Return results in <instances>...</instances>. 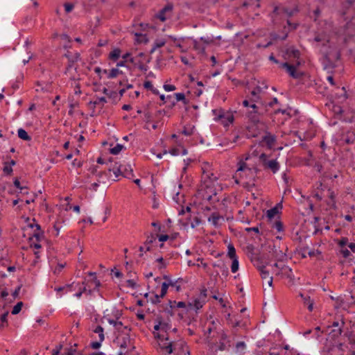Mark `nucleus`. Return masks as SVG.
Here are the masks:
<instances>
[{"instance_id": "nucleus-9", "label": "nucleus", "mask_w": 355, "mask_h": 355, "mask_svg": "<svg viewBox=\"0 0 355 355\" xmlns=\"http://www.w3.org/2000/svg\"><path fill=\"white\" fill-rule=\"evenodd\" d=\"M116 342L121 348V352L119 353V355H122L123 353H126L128 352L127 349L130 345V336L128 335H125L123 337H117Z\"/></svg>"}, {"instance_id": "nucleus-47", "label": "nucleus", "mask_w": 355, "mask_h": 355, "mask_svg": "<svg viewBox=\"0 0 355 355\" xmlns=\"http://www.w3.org/2000/svg\"><path fill=\"white\" fill-rule=\"evenodd\" d=\"M238 166L237 171H243L245 169L250 170V168L248 167L247 164L243 161H240Z\"/></svg>"}, {"instance_id": "nucleus-35", "label": "nucleus", "mask_w": 355, "mask_h": 355, "mask_svg": "<svg viewBox=\"0 0 355 355\" xmlns=\"http://www.w3.org/2000/svg\"><path fill=\"white\" fill-rule=\"evenodd\" d=\"M232 260V266H231V271L233 273H235L239 270V258H233L231 259Z\"/></svg>"}, {"instance_id": "nucleus-60", "label": "nucleus", "mask_w": 355, "mask_h": 355, "mask_svg": "<svg viewBox=\"0 0 355 355\" xmlns=\"http://www.w3.org/2000/svg\"><path fill=\"white\" fill-rule=\"evenodd\" d=\"M101 103H107V100H106L105 97H104V96L98 97L97 99L93 102L94 105H98Z\"/></svg>"}, {"instance_id": "nucleus-55", "label": "nucleus", "mask_w": 355, "mask_h": 355, "mask_svg": "<svg viewBox=\"0 0 355 355\" xmlns=\"http://www.w3.org/2000/svg\"><path fill=\"white\" fill-rule=\"evenodd\" d=\"M348 243V239L347 237H342L338 242V245L343 248Z\"/></svg>"}, {"instance_id": "nucleus-34", "label": "nucleus", "mask_w": 355, "mask_h": 355, "mask_svg": "<svg viewBox=\"0 0 355 355\" xmlns=\"http://www.w3.org/2000/svg\"><path fill=\"white\" fill-rule=\"evenodd\" d=\"M228 252L227 255L230 259L238 257L236 253L235 248L232 244H229L227 246Z\"/></svg>"}, {"instance_id": "nucleus-44", "label": "nucleus", "mask_w": 355, "mask_h": 355, "mask_svg": "<svg viewBox=\"0 0 355 355\" xmlns=\"http://www.w3.org/2000/svg\"><path fill=\"white\" fill-rule=\"evenodd\" d=\"M235 347H236V351L242 352L245 349L246 345L244 341H239V342L236 343Z\"/></svg>"}, {"instance_id": "nucleus-21", "label": "nucleus", "mask_w": 355, "mask_h": 355, "mask_svg": "<svg viewBox=\"0 0 355 355\" xmlns=\"http://www.w3.org/2000/svg\"><path fill=\"white\" fill-rule=\"evenodd\" d=\"M300 295L303 300L304 306H307L310 312L312 311L313 309V300L309 295H304L302 293H300Z\"/></svg>"}, {"instance_id": "nucleus-37", "label": "nucleus", "mask_w": 355, "mask_h": 355, "mask_svg": "<svg viewBox=\"0 0 355 355\" xmlns=\"http://www.w3.org/2000/svg\"><path fill=\"white\" fill-rule=\"evenodd\" d=\"M115 329H116L119 331L124 332V330L130 331V329L128 328V326H124L122 322L117 321L116 323H115Z\"/></svg>"}, {"instance_id": "nucleus-7", "label": "nucleus", "mask_w": 355, "mask_h": 355, "mask_svg": "<svg viewBox=\"0 0 355 355\" xmlns=\"http://www.w3.org/2000/svg\"><path fill=\"white\" fill-rule=\"evenodd\" d=\"M263 166L265 168H270L273 173H276L279 169V164L276 159L268 160V155L265 153H261L259 156Z\"/></svg>"}, {"instance_id": "nucleus-26", "label": "nucleus", "mask_w": 355, "mask_h": 355, "mask_svg": "<svg viewBox=\"0 0 355 355\" xmlns=\"http://www.w3.org/2000/svg\"><path fill=\"white\" fill-rule=\"evenodd\" d=\"M121 49L116 48L110 53L109 58L113 61H116L121 57Z\"/></svg>"}, {"instance_id": "nucleus-3", "label": "nucleus", "mask_w": 355, "mask_h": 355, "mask_svg": "<svg viewBox=\"0 0 355 355\" xmlns=\"http://www.w3.org/2000/svg\"><path fill=\"white\" fill-rule=\"evenodd\" d=\"M212 114L214 116V120L215 121H220L224 127H229L234 122V116L231 112H226L223 109L220 108L212 110Z\"/></svg>"}, {"instance_id": "nucleus-30", "label": "nucleus", "mask_w": 355, "mask_h": 355, "mask_svg": "<svg viewBox=\"0 0 355 355\" xmlns=\"http://www.w3.org/2000/svg\"><path fill=\"white\" fill-rule=\"evenodd\" d=\"M195 130L194 125H187L184 126L183 130H182V134L185 136H191L193 134Z\"/></svg>"}, {"instance_id": "nucleus-28", "label": "nucleus", "mask_w": 355, "mask_h": 355, "mask_svg": "<svg viewBox=\"0 0 355 355\" xmlns=\"http://www.w3.org/2000/svg\"><path fill=\"white\" fill-rule=\"evenodd\" d=\"M248 117L251 123H261L259 121V117L257 114V110L249 112L248 114Z\"/></svg>"}, {"instance_id": "nucleus-64", "label": "nucleus", "mask_w": 355, "mask_h": 355, "mask_svg": "<svg viewBox=\"0 0 355 355\" xmlns=\"http://www.w3.org/2000/svg\"><path fill=\"white\" fill-rule=\"evenodd\" d=\"M144 87L147 89H149V90H153V85L152 84V83L149 80H146L144 82Z\"/></svg>"}, {"instance_id": "nucleus-50", "label": "nucleus", "mask_w": 355, "mask_h": 355, "mask_svg": "<svg viewBox=\"0 0 355 355\" xmlns=\"http://www.w3.org/2000/svg\"><path fill=\"white\" fill-rule=\"evenodd\" d=\"M103 341V340H101V338H98V340L92 342L90 344V346L92 349H97L100 348Z\"/></svg>"}, {"instance_id": "nucleus-39", "label": "nucleus", "mask_w": 355, "mask_h": 355, "mask_svg": "<svg viewBox=\"0 0 355 355\" xmlns=\"http://www.w3.org/2000/svg\"><path fill=\"white\" fill-rule=\"evenodd\" d=\"M272 227L277 230V232H279L283 231V230H284L283 223H282V221L279 219L276 220L274 222L273 225H272Z\"/></svg>"}, {"instance_id": "nucleus-24", "label": "nucleus", "mask_w": 355, "mask_h": 355, "mask_svg": "<svg viewBox=\"0 0 355 355\" xmlns=\"http://www.w3.org/2000/svg\"><path fill=\"white\" fill-rule=\"evenodd\" d=\"M176 101H173L171 102L170 107H173L175 105L177 101H182L184 104H187V101L185 98V95L184 93H175V94Z\"/></svg>"}, {"instance_id": "nucleus-40", "label": "nucleus", "mask_w": 355, "mask_h": 355, "mask_svg": "<svg viewBox=\"0 0 355 355\" xmlns=\"http://www.w3.org/2000/svg\"><path fill=\"white\" fill-rule=\"evenodd\" d=\"M23 306V302H17L15 306L14 307L12 308V315H17L18 314L20 311L21 310V308Z\"/></svg>"}, {"instance_id": "nucleus-51", "label": "nucleus", "mask_w": 355, "mask_h": 355, "mask_svg": "<svg viewBox=\"0 0 355 355\" xmlns=\"http://www.w3.org/2000/svg\"><path fill=\"white\" fill-rule=\"evenodd\" d=\"M227 343L223 341L220 340L218 346V349L220 351H224L229 348Z\"/></svg>"}, {"instance_id": "nucleus-49", "label": "nucleus", "mask_w": 355, "mask_h": 355, "mask_svg": "<svg viewBox=\"0 0 355 355\" xmlns=\"http://www.w3.org/2000/svg\"><path fill=\"white\" fill-rule=\"evenodd\" d=\"M216 266L220 268L223 275H224L225 277L228 276V275H229L228 268L225 264H223L222 266L217 265Z\"/></svg>"}, {"instance_id": "nucleus-12", "label": "nucleus", "mask_w": 355, "mask_h": 355, "mask_svg": "<svg viewBox=\"0 0 355 355\" xmlns=\"http://www.w3.org/2000/svg\"><path fill=\"white\" fill-rule=\"evenodd\" d=\"M258 270L260 272V275L261 277V279L263 280H267V284L269 286H272L273 282V278L272 277L270 276V272L268 270L266 269L265 266H261L258 267Z\"/></svg>"}, {"instance_id": "nucleus-31", "label": "nucleus", "mask_w": 355, "mask_h": 355, "mask_svg": "<svg viewBox=\"0 0 355 355\" xmlns=\"http://www.w3.org/2000/svg\"><path fill=\"white\" fill-rule=\"evenodd\" d=\"M288 54L289 55L290 57H292L293 58H296L297 60H298L300 57V52L298 49H295L293 47H291L290 49H288V51H287Z\"/></svg>"}, {"instance_id": "nucleus-1", "label": "nucleus", "mask_w": 355, "mask_h": 355, "mask_svg": "<svg viewBox=\"0 0 355 355\" xmlns=\"http://www.w3.org/2000/svg\"><path fill=\"white\" fill-rule=\"evenodd\" d=\"M160 351L166 354L191 355L189 346L182 338H173L170 334H155Z\"/></svg>"}, {"instance_id": "nucleus-59", "label": "nucleus", "mask_w": 355, "mask_h": 355, "mask_svg": "<svg viewBox=\"0 0 355 355\" xmlns=\"http://www.w3.org/2000/svg\"><path fill=\"white\" fill-rule=\"evenodd\" d=\"M200 40L205 44H209L213 42V39L209 37H201Z\"/></svg>"}, {"instance_id": "nucleus-15", "label": "nucleus", "mask_w": 355, "mask_h": 355, "mask_svg": "<svg viewBox=\"0 0 355 355\" xmlns=\"http://www.w3.org/2000/svg\"><path fill=\"white\" fill-rule=\"evenodd\" d=\"M85 284H86V279H85V280L81 283H79V282L76 283V289L78 290V291L74 294V296L76 297L80 298L83 293L87 292V285H85Z\"/></svg>"}, {"instance_id": "nucleus-16", "label": "nucleus", "mask_w": 355, "mask_h": 355, "mask_svg": "<svg viewBox=\"0 0 355 355\" xmlns=\"http://www.w3.org/2000/svg\"><path fill=\"white\" fill-rule=\"evenodd\" d=\"M220 219H223V217L220 216L218 212H213L211 214V216L207 218L208 221L211 223V224L215 227H218L220 225V224L219 223V220Z\"/></svg>"}, {"instance_id": "nucleus-29", "label": "nucleus", "mask_w": 355, "mask_h": 355, "mask_svg": "<svg viewBox=\"0 0 355 355\" xmlns=\"http://www.w3.org/2000/svg\"><path fill=\"white\" fill-rule=\"evenodd\" d=\"M165 44L166 41L163 39L156 40L153 43L150 53H153L157 49L164 46Z\"/></svg>"}, {"instance_id": "nucleus-32", "label": "nucleus", "mask_w": 355, "mask_h": 355, "mask_svg": "<svg viewBox=\"0 0 355 355\" xmlns=\"http://www.w3.org/2000/svg\"><path fill=\"white\" fill-rule=\"evenodd\" d=\"M123 71L118 68H112L107 73V78L111 79L116 77L119 74H122Z\"/></svg>"}, {"instance_id": "nucleus-4", "label": "nucleus", "mask_w": 355, "mask_h": 355, "mask_svg": "<svg viewBox=\"0 0 355 355\" xmlns=\"http://www.w3.org/2000/svg\"><path fill=\"white\" fill-rule=\"evenodd\" d=\"M263 123H250L246 127L245 136L247 138L257 137L264 132Z\"/></svg>"}, {"instance_id": "nucleus-22", "label": "nucleus", "mask_w": 355, "mask_h": 355, "mask_svg": "<svg viewBox=\"0 0 355 355\" xmlns=\"http://www.w3.org/2000/svg\"><path fill=\"white\" fill-rule=\"evenodd\" d=\"M135 35V41L138 44H147L149 41L147 34L136 33Z\"/></svg>"}, {"instance_id": "nucleus-23", "label": "nucleus", "mask_w": 355, "mask_h": 355, "mask_svg": "<svg viewBox=\"0 0 355 355\" xmlns=\"http://www.w3.org/2000/svg\"><path fill=\"white\" fill-rule=\"evenodd\" d=\"M122 169H123V164H119L117 163H115L114 167L111 169L109 168L108 173H110L111 171L113 172V173L115 175V178H119L120 175H122Z\"/></svg>"}, {"instance_id": "nucleus-33", "label": "nucleus", "mask_w": 355, "mask_h": 355, "mask_svg": "<svg viewBox=\"0 0 355 355\" xmlns=\"http://www.w3.org/2000/svg\"><path fill=\"white\" fill-rule=\"evenodd\" d=\"M93 331L96 334H98V338H101V340H104V330L103 328L101 325H97L94 329Z\"/></svg>"}, {"instance_id": "nucleus-2", "label": "nucleus", "mask_w": 355, "mask_h": 355, "mask_svg": "<svg viewBox=\"0 0 355 355\" xmlns=\"http://www.w3.org/2000/svg\"><path fill=\"white\" fill-rule=\"evenodd\" d=\"M209 164L207 162L205 163L202 167V181L205 188L209 189L210 193H211V194L204 195L203 198L209 202H214L219 201V199L216 197L217 194L216 190H212V187L214 186V183L217 182L218 178L214 173L209 171Z\"/></svg>"}, {"instance_id": "nucleus-20", "label": "nucleus", "mask_w": 355, "mask_h": 355, "mask_svg": "<svg viewBox=\"0 0 355 355\" xmlns=\"http://www.w3.org/2000/svg\"><path fill=\"white\" fill-rule=\"evenodd\" d=\"M122 176L128 179H132L133 178V170L130 165L123 164Z\"/></svg>"}, {"instance_id": "nucleus-10", "label": "nucleus", "mask_w": 355, "mask_h": 355, "mask_svg": "<svg viewBox=\"0 0 355 355\" xmlns=\"http://www.w3.org/2000/svg\"><path fill=\"white\" fill-rule=\"evenodd\" d=\"M282 67L286 69L287 72L289 73V75L295 79L300 78L304 76V73L301 71H297L296 70V66H294L293 64H290L288 62H284L282 63Z\"/></svg>"}, {"instance_id": "nucleus-8", "label": "nucleus", "mask_w": 355, "mask_h": 355, "mask_svg": "<svg viewBox=\"0 0 355 355\" xmlns=\"http://www.w3.org/2000/svg\"><path fill=\"white\" fill-rule=\"evenodd\" d=\"M64 56L68 60V64L65 70V73H67L73 67L74 64L80 59V54L76 52L72 55L70 51H67L66 53H64Z\"/></svg>"}, {"instance_id": "nucleus-42", "label": "nucleus", "mask_w": 355, "mask_h": 355, "mask_svg": "<svg viewBox=\"0 0 355 355\" xmlns=\"http://www.w3.org/2000/svg\"><path fill=\"white\" fill-rule=\"evenodd\" d=\"M168 286H169V284H168L167 282H163L162 284V288H161V292H160L159 296L164 297L166 294Z\"/></svg>"}, {"instance_id": "nucleus-61", "label": "nucleus", "mask_w": 355, "mask_h": 355, "mask_svg": "<svg viewBox=\"0 0 355 355\" xmlns=\"http://www.w3.org/2000/svg\"><path fill=\"white\" fill-rule=\"evenodd\" d=\"M340 252L344 258H347L350 256V252L347 248H343Z\"/></svg>"}, {"instance_id": "nucleus-62", "label": "nucleus", "mask_w": 355, "mask_h": 355, "mask_svg": "<svg viewBox=\"0 0 355 355\" xmlns=\"http://www.w3.org/2000/svg\"><path fill=\"white\" fill-rule=\"evenodd\" d=\"M67 355H83L80 352H78L76 349L69 348L67 352Z\"/></svg>"}, {"instance_id": "nucleus-52", "label": "nucleus", "mask_w": 355, "mask_h": 355, "mask_svg": "<svg viewBox=\"0 0 355 355\" xmlns=\"http://www.w3.org/2000/svg\"><path fill=\"white\" fill-rule=\"evenodd\" d=\"M157 323L154 326V331H153V334L155 335V334H156L157 332V331L160 330L161 331V327H162V320H161V318H157Z\"/></svg>"}, {"instance_id": "nucleus-57", "label": "nucleus", "mask_w": 355, "mask_h": 355, "mask_svg": "<svg viewBox=\"0 0 355 355\" xmlns=\"http://www.w3.org/2000/svg\"><path fill=\"white\" fill-rule=\"evenodd\" d=\"M3 172L6 174H10L12 172V168L8 163H6L3 169Z\"/></svg>"}, {"instance_id": "nucleus-13", "label": "nucleus", "mask_w": 355, "mask_h": 355, "mask_svg": "<svg viewBox=\"0 0 355 355\" xmlns=\"http://www.w3.org/2000/svg\"><path fill=\"white\" fill-rule=\"evenodd\" d=\"M206 303V300L205 299H199L196 298L193 300V302H189L188 304L189 309H194L196 312L202 308L204 304Z\"/></svg>"}, {"instance_id": "nucleus-17", "label": "nucleus", "mask_w": 355, "mask_h": 355, "mask_svg": "<svg viewBox=\"0 0 355 355\" xmlns=\"http://www.w3.org/2000/svg\"><path fill=\"white\" fill-rule=\"evenodd\" d=\"M157 236V234L153 233H150L149 235L147 236L146 240L144 242L146 251L151 250L152 244L156 241Z\"/></svg>"}, {"instance_id": "nucleus-63", "label": "nucleus", "mask_w": 355, "mask_h": 355, "mask_svg": "<svg viewBox=\"0 0 355 355\" xmlns=\"http://www.w3.org/2000/svg\"><path fill=\"white\" fill-rule=\"evenodd\" d=\"M159 98L162 101V103L164 104L166 103V100H171L172 98L171 95H168L166 97L164 94L159 95Z\"/></svg>"}, {"instance_id": "nucleus-27", "label": "nucleus", "mask_w": 355, "mask_h": 355, "mask_svg": "<svg viewBox=\"0 0 355 355\" xmlns=\"http://www.w3.org/2000/svg\"><path fill=\"white\" fill-rule=\"evenodd\" d=\"M193 44L195 50L202 54L205 53L206 46L201 44L197 40H193Z\"/></svg>"}, {"instance_id": "nucleus-45", "label": "nucleus", "mask_w": 355, "mask_h": 355, "mask_svg": "<svg viewBox=\"0 0 355 355\" xmlns=\"http://www.w3.org/2000/svg\"><path fill=\"white\" fill-rule=\"evenodd\" d=\"M299 11L297 8L294 9L284 8V12L287 15L288 17H292L295 13Z\"/></svg>"}, {"instance_id": "nucleus-36", "label": "nucleus", "mask_w": 355, "mask_h": 355, "mask_svg": "<svg viewBox=\"0 0 355 355\" xmlns=\"http://www.w3.org/2000/svg\"><path fill=\"white\" fill-rule=\"evenodd\" d=\"M170 329H171V327H169V325L167 323L162 322L161 332L159 334H164V335H166V334H170L171 336L172 337V332H168Z\"/></svg>"}, {"instance_id": "nucleus-43", "label": "nucleus", "mask_w": 355, "mask_h": 355, "mask_svg": "<svg viewBox=\"0 0 355 355\" xmlns=\"http://www.w3.org/2000/svg\"><path fill=\"white\" fill-rule=\"evenodd\" d=\"M251 95L252 97L250 98V101L252 103L258 102L259 100L260 99V96L259 94H257L256 90H252L251 92Z\"/></svg>"}, {"instance_id": "nucleus-58", "label": "nucleus", "mask_w": 355, "mask_h": 355, "mask_svg": "<svg viewBox=\"0 0 355 355\" xmlns=\"http://www.w3.org/2000/svg\"><path fill=\"white\" fill-rule=\"evenodd\" d=\"M207 296V288H203L200 291V295H199L198 298L199 299H205V300H206Z\"/></svg>"}, {"instance_id": "nucleus-56", "label": "nucleus", "mask_w": 355, "mask_h": 355, "mask_svg": "<svg viewBox=\"0 0 355 355\" xmlns=\"http://www.w3.org/2000/svg\"><path fill=\"white\" fill-rule=\"evenodd\" d=\"M166 92H173L176 89V87L173 85L164 84L163 86Z\"/></svg>"}, {"instance_id": "nucleus-48", "label": "nucleus", "mask_w": 355, "mask_h": 355, "mask_svg": "<svg viewBox=\"0 0 355 355\" xmlns=\"http://www.w3.org/2000/svg\"><path fill=\"white\" fill-rule=\"evenodd\" d=\"M13 184L15 187L19 189L20 190V192H22L23 190H27L28 189L27 187H21L19 180L16 178L14 180Z\"/></svg>"}, {"instance_id": "nucleus-14", "label": "nucleus", "mask_w": 355, "mask_h": 355, "mask_svg": "<svg viewBox=\"0 0 355 355\" xmlns=\"http://www.w3.org/2000/svg\"><path fill=\"white\" fill-rule=\"evenodd\" d=\"M169 309H166V311L171 315H173V309L175 307L177 308H185L187 306L186 303L184 302H178L176 301H168Z\"/></svg>"}, {"instance_id": "nucleus-46", "label": "nucleus", "mask_w": 355, "mask_h": 355, "mask_svg": "<svg viewBox=\"0 0 355 355\" xmlns=\"http://www.w3.org/2000/svg\"><path fill=\"white\" fill-rule=\"evenodd\" d=\"M135 67H137L139 70L144 72L147 71L148 69V67L141 61H139L137 64H135Z\"/></svg>"}, {"instance_id": "nucleus-18", "label": "nucleus", "mask_w": 355, "mask_h": 355, "mask_svg": "<svg viewBox=\"0 0 355 355\" xmlns=\"http://www.w3.org/2000/svg\"><path fill=\"white\" fill-rule=\"evenodd\" d=\"M279 207L280 209L282 208V204L279 203L275 207L267 210L266 212V217L269 220H271L272 218H275L276 215H277L279 212Z\"/></svg>"}, {"instance_id": "nucleus-53", "label": "nucleus", "mask_w": 355, "mask_h": 355, "mask_svg": "<svg viewBox=\"0 0 355 355\" xmlns=\"http://www.w3.org/2000/svg\"><path fill=\"white\" fill-rule=\"evenodd\" d=\"M64 10L67 13H69L70 12L72 11V10L74 8V6L73 3H65L64 4Z\"/></svg>"}, {"instance_id": "nucleus-54", "label": "nucleus", "mask_w": 355, "mask_h": 355, "mask_svg": "<svg viewBox=\"0 0 355 355\" xmlns=\"http://www.w3.org/2000/svg\"><path fill=\"white\" fill-rule=\"evenodd\" d=\"M33 237L36 239V240L39 242L42 237L44 236V232L41 230L40 231H35L33 233Z\"/></svg>"}, {"instance_id": "nucleus-41", "label": "nucleus", "mask_w": 355, "mask_h": 355, "mask_svg": "<svg viewBox=\"0 0 355 355\" xmlns=\"http://www.w3.org/2000/svg\"><path fill=\"white\" fill-rule=\"evenodd\" d=\"M220 340L227 343L228 347H231V340L225 331L221 333Z\"/></svg>"}, {"instance_id": "nucleus-38", "label": "nucleus", "mask_w": 355, "mask_h": 355, "mask_svg": "<svg viewBox=\"0 0 355 355\" xmlns=\"http://www.w3.org/2000/svg\"><path fill=\"white\" fill-rule=\"evenodd\" d=\"M124 146L122 144H117L114 147L110 148V153L112 155H118Z\"/></svg>"}, {"instance_id": "nucleus-6", "label": "nucleus", "mask_w": 355, "mask_h": 355, "mask_svg": "<svg viewBox=\"0 0 355 355\" xmlns=\"http://www.w3.org/2000/svg\"><path fill=\"white\" fill-rule=\"evenodd\" d=\"M173 5L168 3L156 15L155 17L164 22L173 16Z\"/></svg>"}, {"instance_id": "nucleus-11", "label": "nucleus", "mask_w": 355, "mask_h": 355, "mask_svg": "<svg viewBox=\"0 0 355 355\" xmlns=\"http://www.w3.org/2000/svg\"><path fill=\"white\" fill-rule=\"evenodd\" d=\"M344 324H345V322L343 320L341 321L340 323L338 321H334L332 322V324L331 325V327H334V329H333L329 332V335L331 336V338H336L339 337L341 335V334L343 332L342 327L344 326Z\"/></svg>"}, {"instance_id": "nucleus-5", "label": "nucleus", "mask_w": 355, "mask_h": 355, "mask_svg": "<svg viewBox=\"0 0 355 355\" xmlns=\"http://www.w3.org/2000/svg\"><path fill=\"white\" fill-rule=\"evenodd\" d=\"M88 275L91 277V279H86V284L87 291L85 293L89 295H92L94 292L98 291V288L101 286L100 281L96 278V272H89Z\"/></svg>"}, {"instance_id": "nucleus-19", "label": "nucleus", "mask_w": 355, "mask_h": 355, "mask_svg": "<svg viewBox=\"0 0 355 355\" xmlns=\"http://www.w3.org/2000/svg\"><path fill=\"white\" fill-rule=\"evenodd\" d=\"M262 141H264L269 148H271L276 141V137L275 135L266 132V135L262 137Z\"/></svg>"}, {"instance_id": "nucleus-25", "label": "nucleus", "mask_w": 355, "mask_h": 355, "mask_svg": "<svg viewBox=\"0 0 355 355\" xmlns=\"http://www.w3.org/2000/svg\"><path fill=\"white\" fill-rule=\"evenodd\" d=\"M17 135H18L19 138H20L22 140H24V141H31V137L29 136L28 132L23 128H19L17 130Z\"/></svg>"}]
</instances>
